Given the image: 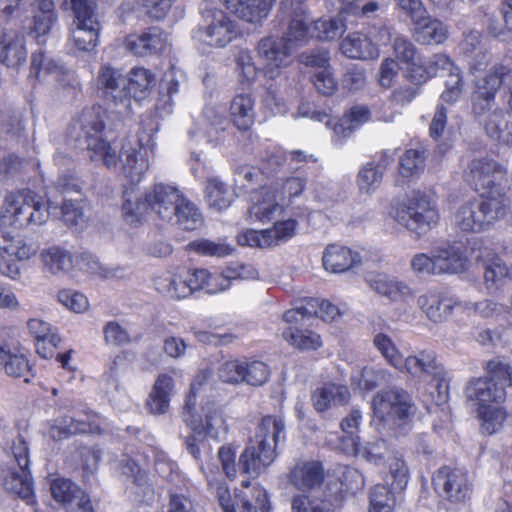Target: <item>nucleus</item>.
I'll return each instance as SVG.
<instances>
[{
  "label": "nucleus",
  "instance_id": "54",
  "mask_svg": "<svg viewBox=\"0 0 512 512\" xmlns=\"http://www.w3.org/2000/svg\"><path fill=\"white\" fill-rule=\"evenodd\" d=\"M388 473L385 481L393 491H403L409 482V469L399 453L388 458Z\"/></svg>",
  "mask_w": 512,
  "mask_h": 512
},
{
  "label": "nucleus",
  "instance_id": "1",
  "mask_svg": "<svg viewBox=\"0 0 512 512\" xmlns=\"http://www.w3.org/2000/svg\"><path fill=\"white\" fill-rule=\"evenodd\" d=\"M77 131L78 146L86 149L92 161H102L108 168L116 167L121 163L123 175L132 185L139 183L149 168L145 153L139 149L138 143L125 140L120 152L116 146L106 138L104 124L100 118L99 110L85 109L73 124Z\"/></svg>",
  "mask_w": 512,
  "mask_h": 512
},
{
  "label": "nucleus",
  "instance_id": "50",
  "mask_svg": "<svg viewBox=\"0 0 512 512\" xmlns=\"http://www.w3.org/2000/svg\"><path fill=\"white\" fill-rule=\"evenodd\" d=\"M346 24L341 17L318 19L313 22L312 28L307 26L310 38L319 40H334L346 31Z\"/></svg>",
  "mask_w": 512,
  "mask_h": 512
},
{
  "label": "nucleus",
  "instance_id": "15",
  "mask_svg": "<svg viewBox=\"0 0 512 512\" xmlns=\"http://www.w3.org/2000/svg\"><path fill=\"white\" fill-rule=\"evenodd\" d=\"M98 86L104 90L107 99L111 100L120 114H128L131 101L126 91V78L118 69L103 65L98 73Z\"/></svg>",
  "mask_w": 512,
  "mask_h": 512
},
{
  "label": "nucleus",
  "instance_id": "26",
  "mask_svg": "<svg viewBox=\"0 0 512 512\" xmlns=\"http://www.w3.org/2000/svg\"><path fill=\"white\" fill-rule=\"evenodd\" d=\"M226 9L250 24L262 23L270 14L275 0H220Z\"/></svg>",
  "mask_w": 512,
  "mask_h": 512
},
{
  "label": "nucleus",
  "instance_id": "48",
  "mask_svg": "<svg viewBox=\"0 0 512 512\" xmlns=\"http://www.w3.org/2000/svg\"><path fill=\"white\" fill-rule=\"evenodd\" d=\"M272 509L267 491L255 486L250 495L243 493L238 496L236 512H270Z\"/></svg>",
  "mask_w": 512,
  "mask_h": 512
},
{
  "label": "nucleus",
  "instance_id": "31",
  "mask_svg": "<svg viewBox=\"0 0 512 512\" xmlns=\"http://www.w3.org/2000/svg\"><path fill=\"white\" fill-rule=\"evenodd\" d=\"M184 74L175 67L167 70L160 80L159 97L155 108L160 116L168 115L172 112L173 96L178 94L180 83L184 80Z\"/></svg>",
  "mask_w": 512,
  "mask_h": 512
},
{
  "label": "nucleus",
  "instance_id": "19",
  "mask_svg": "<svg viewBox=\"0 0 512 512\" xmlns=\"http://www.w3.org/2000/svg\"><path fill=\"white\" fill-rule=\"evenodd\" d=\"M204 418H185L187 425L199 436H209L219 439L228 433V425L222 407L215 402L208 401L203 406Z\"/></svg>",
  "mask_w": 512,
  "mask_h": 512
},
{
  "label": "nucleus",
  "instance_id": "49",
  "mask_svg": "<svg viewBox=\"0 0 512 512\" xmlns=\"http://www.w3.org/2000/svg\"><path fill=\"white\" fill-rule=\"evenodd\" d=\"M205 191L208 206L216 211L227 209L233 201V194L227 185L217 178L207 180Z\"/></svg>",
  "mask_w": 512,
  "mask_h": 512
},
{
  "label": "nucleus",
  "instance_id": "28",
  "mask_svg": "<svg viewBox=\"0 0 512 512\" xmlns=\"http://www.w3.org/2000/svg\"><path fill=\"white\" fill-rule=\"evenodd\" d=\"M289 481L301 491L319 487L324 481V468L319 461L298 462L289 473Z\"/></svg>",
  "mask_w": 512,
  "mask_h": 512
},
{
  "label": "nucleus",
  "instance_id": "52",
  "mask_svg": "<svg viewBox=\"0 0 512 512\" xmlns=\"http://www.w3.org/2000/svg\"><path fill=\"white\" fill-rule=\"evenodd\" d=\"M41 259L45 268L53 274L67 272L73 265L70 253L59 246L43 249Z\"/></svg>",
  "mask_w": 512,
  "mask_h": 512
},
{
  "label": "nucleus",
  "instance_id": "16",
  "mask_svg": "<svg viewBox=\"0 0 512 512\" xmlns=\"http://www.w3.org/2000/svg\"><path fill=\"white\" fill-rule=\"evenodd\" d=\"M51 495L67 512H94L89 496L68 479H54L50 484Z\"/></svg>",
  "mask_w": 512,
  "mask_h": 512
},
{
  "label": "nucleus",
  "instance_id": "27",
  "mask_svg": "<svg viewBox=\"0 0 512 512\" xmlns=\"http://www.w3.org/2000/svg\"><path fill=\"white\" fill-rule=\"evenodd\" d=\"M167 46V35L159 28L152 27L139 35H129L125 47L134 55L146 56L161 53Z\"/></svg>",
  "mask_w": 512,
  "mask_h": 512
},
{
  "label": "nucleus",
  "instance_id": "7",
  "mask_svg": "<svg viewBox=\"0 0 512 512\" xmlns=\"http://www.w3.org/2000/svg\"><path fill=\"white\" fill-rule=\"evenodd\" d=\"M486 373L484 377L470 379L464 388L466 400L476 408L503 404L506 387L512 386V367L502 360H490Z\"/></svg>",
  "mask_w": 512,
  "mask_h": 512
},
{
  "label": "nucleus",
  "instance_id": "5",
  "mask_svg": "<svg viewBox=\"0 0 512 512\" xmlns=\"http://www.w3.org/2000/svg\"><path fill=\"white\" fill-rule=\"evenodd\" d=\"M509 205L510 199L506 193L492 191L488 196L460 204L452 216V223L463 232L479 233L504 218Z\"/></svg>",
  "mask_w": 512,
  "mask_h": 512
},
{
  "label": "nucleus",
  "instance_id": "60",
  "mask_svg": "<svg viewBox=\"0 0 512 512\" xmlns=\"http://www.w3.org/2000/svg\"><path fill=\"white\" fill-rule=\"evenodd\" d=\"M190 250L210 257H225L232 253V247L225 242H214L208 239L192 241L187 246Z\"/></svg>",
  "mask_w": 512,
  "mask_h": 512
},
{
  "label": "nucleus",
  "instance_id": "62",
  "mask_svg": "<svg viewBox=\"0 0 512 512\" xmlns=\"http://www.w3.org/2000/svg\"><path fill=\"white\" fill-rule=\"evenodd\" d=\"M373 344L388 364L396 369L399 367L403 357L388 335L383 333L376 334L373 338Z\"/></svg>",
  "mask_w": 512,
  "mask_h": 512
},
{
  "label": "nucleus",
  "instance_id": "32",
  "mask_svg": "<svg viewBox=\"0 0 512 512\" xmlns=\"http://www.w3.org/2000/svg\"><path fill=\"white\" fill-rule=\"evenodd\" d=\"M12 378H23L24 382H30L34 377L29 360L22 353L13 352L7 345H0V371Z\"/></svg>",
  "mask_w": 512,
  "mask_h": 512
},
{
  "label": "nucleus",
  "instance_id": "56",
  "mask_svg": "<svg viewBox=\"0 0 512 512\" xmlns=\"http://www.w3.org/2000/svg\"><path fill=\"white\" fill-rule=\"evenodd\" d=\"M391 375L381 367L365 366L357 374L352 375V381L361 389L373 390L390 381Z\"/></svg>",
  "mask_w": 512,
  "mask_h": 512
},
{
  "label": "nucleus",
  "instance_id": "18",
  "mask_svg": "<svg viewBox=\"0 0 512 512\" xmlns=\"http://www.w3.org/2000/svg\"><path fill=\"white\" fill-rule=\"evenodd\" d=\"M438 275L460 274L469 269L467 248L462 242L448 241L434 249Z\"/></svg>",
  "mask_w": 512,
  "mask_h": 512
},
{
  "label": "nucleus",
  "instance_id": "51",
  "mask_svg": "<svg viewBox=\"0 0 512 512\" xmlns=\"http://www.w3.org/2000/svg\"><path fill=\"white\" fill-rule=\"evenodd\" d=\"M180 277V272L177 274L165 272L158 275L154 278L155 289L170 299L180 300L186 298L189 296V290L184 285H181Z\"/></svg>",
  "mask_w": 512,
  "mask_h": 512
},
{
  "label": "nucleus",
  "instance_id": "53",
  "mask_svg": "<svg viewBox=\"0 0 512 512\" xmlns=\"http://www.w3.org/2000/svg\"><path fill=\"white\" fill-rule=\"evenodd\" d=\"M172 221L181 229L188 231L198 229L203 223L202 215L197 207L184 196H182L178 207L175 208V217Z\"/></svg>",
  "mask_w": 512,
  "mask_h": 512
},
{
  "label": "nucleus",
  "instance_id": "4",
  "mask_svg": "<svg viewBox=\"0 0 512 512\" xmlns=\"http://www.w3.org/2000/svg\"><path fill=\"white\" fill-rule=\"evenodd\" d=\"M46 198L44 205L41 198L31 190L8 194L0 210V229L6 226L24 229L46 223L52 209L58 204L52 199L51 191L46 192Z\"/></svg>",
  "mask_w": 512,
  "mask_h": 512
},
{
  "label": "nucleus",
  "instance_id": "14",
  "mask_svg": "<svg viewBox=\"0 0 512 512\" xmlns=\"http://www.w3.org/2000/svg\"><path fill=\"white\" fill-rule=\"evenodd\" d=\"M397 370L420 380L431 377L437 381V388L447 391L446 372L432 350H421L405 359L402 358Z\"/></svg>",
  "mask_w": 512,
  "mask_h": 512
},
{
  "label": "nucleus",
  "instance_id": "13",
  "mask_svg": "<svg viewBox=\"0 0 512 512\" xmlns=\"http://www.w3.org/2000/svg\"><path fill=\"white\" fill-rule=\"evenodd\" d=\"M506 172L497 162L486 158L472 160L465 171L466 180L481 196H488L489 192H505Z\"/></svg>",
  "mask_w": 512,
  "mask_h": 512
},
{
  "label": "nucleus",
  "instance_id": "41",
  "mask_svg": "<svg viewBox=\"0 0 512 512\" xmlns=\"http://www.w3.org/2000/svg\"><path fill=\"white\" fill-rule=\"evenodd\" d=\"M3 486L7 491L15 493L27 504H33V483L31 473L28 468H10L7 475L3 479Z\"/></svg>",
  "mask_w": 512,
  "mask_h": 512
},
{
  "label": "nucleus",
  "instance_id": "24",
  "mask_svg": "<svg viewBox=\"0 0 512 512\" xmlns=\"http://www.w3.org/2000/svg\"><path fill=\"white\" fill-rule=\"evenodd\" d=\"M462 56L472 73L485 71L492 60V55L482 41V35L477 30L464 34L460 45Z\"/></svg>",
  "mask_w": 512,
  "mask_h": 512
},
{
  "label": "nucleus",
  "instance_id": "43",
  "mask_svg": "<svg viewBox=\"0 0 512 512\" xmlns=\"http://www.w3.org/2000/svg\"><path fill=\"white\" fill-rule=\"evenodd\" d=\"M39 245L32 239H15L4 232L0 233V252L14 256L18 260H28L36 255Z\"/></svg>",
  "mask_w": 512,
  "mask_h": 512
},
{
  "label": "nucleus",
  "instance_id": "37",
  "mask_svg": "<svg viewBox=\"0 0 512 512\" xmlns=\"http://www.w3.org/2000/svg\"><path fill=\"white\" fill-rule=\"evenodd\" d=\"M174 390V379L166 373L158 375L152 390L146 401V405L152 414H164L170 404V398Z\"/></svg>",
  "mask_w": 512,
  "mask_h": 512
},
{
  "label": "nucleus",
  "instance_id": "12",
  "mask_svg": "<svg viewBox=\"0 0 512 512\" xmlns=\"http://www.w3.org/2000/svg\"><path fill=\"white\" fill-rule=\"evenodd\" d=\"M48 191L52 192V199L58 203L55 209L60 207L65 224L82 228L87 220L84 213L85 203L74 179L66 175L60 176Z\"/></svg>",
  "mask_w": 512,
  "mask_h": 512
},
{
  "label": "nucleus",
  "instance_id": "6",
  "mask_svg": "<svg viewBox=\"0 0 512 512\" xmlns=\"http://www.w3.org/2000/svg\"><path fill=\"white\" fill-rule=\"evenodd\" d=\"M309 41L307 27L300 19L288 22L282 36L268 35L258 41L256 51L263 61L269 77H275L276 70L289 66L292 53Z\"/></svg>",
  "mask_w": 512,
  "mask_h": 512
},
{
  "label": "nucleus",
  "instance_id": "58",
  "mask_svg": "<svg viewBox=\"0 0 512 512\" xmlns=\"http://www.w3.org/2000/svg\"><path fill=\"white\" fill-rule=\"evenodd\" d=\"M305 187L306 180L304 178L290 177L272 188L278 196L280 203H282L285 208H288L293 204V200L303 193Z\"/></svg>",
  "mask_w": 512,
  "mask_h": 512
},
{
  "label": "nucleus",
  "instance_id": "63",
  "mask_svg": "<svg viewBox=\"0 0 512 512\" xmlns=\"http://www.w3.org/2000/svg\"><path fill=\"white\" fill-rule=\"evenodd\" d=\"M383 174L377 167H374V161L364 165L358 173L357 184L361 192L370 194L380 185Z\"/></svg>",
  "mask_w": 512,
  "mask_h": 512
},
{
  "label": "nucleus",
  "instance_id": "46",
  "mask_svg": "<svg viewBox=\"0 0 512 512\" xmlns=\"http://www.w3.org/2000/svg\"><path fill=\"white\" fill-rule=\"evenodd\" d=\"M27 51L20 37H8L0 45V61L8 67L17 68L26 60Z\"/></svg>",
  "mask_w": 512,
  "mask_h": 512
},
{
  "label": "nucleus",
  "instance_id": "36",
  "mask_svg": "<svg viewBox=\"0 0 512 512\" xmlns=\"http://www.w3.org/2000/svg\"><path fill=\"white\" fill-rule=\"evenodd\" d=\"M254 199L256 201L249 209L250 217L262 222L272 220L285 208L272 187L262 188Z\"/></svg>",
  "mask_w": 512,
  "mask_h": 512
},
{
  "label": "nucleus",
  "instance_id": "11",
  "mask_svg": "<svg viewBox=\"0 0 512 512\" xmlns=\"http://www.w3.org/2000/svg\"><path fill=\"white\" fill-rule=\"evenodd\" d=\"M202 16L206 24L200 25L193 38L208 47L224 48L239 36L237 23L220 9L205 8Z\"/></svg>",
  "mask_w": 512,
  "mask_h": 512
},
{
  "label": "nucleus",
  "instance_id": "10",
  "mask_svg": "<svg viewBox=\"0 0 512 512\" xmlns=\"http://www.w3.org/2000/svg\"><path fill=\"white\" fill-rule=\"evenodd\" d=\"M63 10H72L71 38L81 51H92L98 44L100 23L96 0H58Z\"/></svg>",
  "mask_w": 512,
  "mask_h": 512
},
{
  "label": "nucleus",
  "instance_id": "21",
  "mask_svg": "<svg viewBox=\"0 0 512 512\" xmlns=\"http://www.w3.org/2000/svg\"><path fill=\"white\" fill-rule=\"evenodd\" d=\"M436 491L450 501L463 500L468 491V476L461 469L442 467L433 476Z\"/></svg>",
  "mask_w": 512,
  "mask_h": 512
},
{
  "label": "nucleus",
  "instance_id": "45",
  "mask_svg": "<svg viewBox=\"0 0 512 512\" xmlns=\"http://www.w3.org/2000/svg\"><path fill=\"white\" fill-rule=\"evenodd\" d=\"M155 81L154 74L145 68L137 67L131 70L126 79V91L130 100H141L152 87Z\"/></svg>",
  "mask_w": 512,
  "mask_h": 512
},
{
  "label": "nucleus",
  "instance_id": "38",
  "mask_svg": "<svg viewBox=\"0 0 512 512\" xmlns=\"http://www.w3.org/2000/svg\"><path fill=\"white\" fill-rule=\"evenodd\" d=\"M512 281V266L501 258H495L484 266V284L489 294L499 296L507 283Z\"/></svg>",
  "mask_w": 512,
  "mask_h": 512
},
{
  "label": "nucleus",
  "instance_id": "23",
  "mask_svg": "<svg viewBox=\"0 0 512 512\" xmlns=\"http://www.w3.org/2000/svg\"><path fill=\"white\" fill-rule=\"evenodd\" d=\"M99 428L98 416L93 413L65 415L58 418L49 429L54 440H63L71 435L95 432Z\"/></svg>",
  "mask_w": 512,
  "mask_h": 512
},
{
  "label": "nucleus",
  "instance_id": "42",
  "mask_svg": "<svg viewBox=\"0 0 512 512\" xmlns=\"http://www.w3.org/2000/svg\"><path fill=\"white\" fill-rule=\"evenodd\" d=\"M414 23L416 24L414 37L421 44H441L447 39V27L437 19H430L426 16L424 21Z\"/></svg>",
  "mask_w": 512,
  "mask_h": 512
},
{
  "label": "nucleus",
  "instance_id": "30",
  "mask_svg": "<svg viewBox=\"0 0 512 512\" xmlns=\"http://www.w3.org/2000/svg\"><path fill=\"white\" fill-rule=\"evenodd\" d=\"M340 49L350 59L371 60L379 56L377 44L371 36L361 32L351 33L342 39Z\"/></svg>",
  "mask_w": 512,
  "mask_h": 512
},
{
  "label": "nucleus",
  "instance_id": "17",
  "mask_svg": "<svg viewBox=\"0 0 512 512\" xmlns=\"http://www.w3.org/2000/svg\"><path fill=\"white\" fill-rule=\"evenodd\" d=\"M417 305L430 321L441 323L452 315L454 309L461 310L462 300L447 293L427 291L417 298Z\"/></svg>",
  "mask_w": 512,
  "mask_h": 512
},
{
  "label": "nucleus",
  "instance_id": "57",
  "mask_svg": "<svg viewBox=\"0 0 512 512\" xmlns=\"http://www.w3.org/2000/svg\"><path fill=\"white\" fill-rule=\"evenodd\" d=\"M392 487L377 484L372 487L369 496V512H392L395 505Z\"/></svg>",
  "mask_w": 512,
  "mask_h": 512
},
{
  "label": "nucleus",
  "instance_id": "44",
  "mask_svg": "<svg viewBox=\"0 0 512 512\" xmlns=\"http://www.w3.org/2000/svg\"><path fill=\"white\" fill-rule=\"evenodd\" d=\"M230 115L239 130H247L254 120V100L248 94H240L233 98Z\"/></svg>",
  "mask_w": 512,
  "mask_h": 512
},
{
  "label": "nucleus",
  "instance_id": "8",
  "mask_svg": "<svg viewBox=\"0 0 512 512\" xmlns=\"http://www.w3.org/2000/svg\"><path fill=\"white\" fill-rule=\"evenodd\" d=\"M372 410L375 418L392 431L395 436H400L410 428L414 407L410 396L403 390L381 391L374 395Z\"/></svg>",
  "mask_w": 512,
  "mask_h": 512
},
{
  "label": "nucleus",
  "instance_id": "39",
  "mask_svg": "<svg viewBox=\"0 0 512 512\" xmlns=\"http://www.w3.org/2000/svg\"><path fill=\"white\" fill-rule=\"evenodd\" d=\"M359 262V255L343 246L329 245L323 254V266L332 273L345 272Z\"/></svg>",
  "mask_w": 512,
  "mask_h": 512
},
{
  "label": "nucleus",
  "instance_id": "55",
  "mask_svg": "<svg viewBox=\"0 0 512 512\" xmlns=\"http://www.w3.org/2000/svg\"><path fill=\"white\" fill-rule=\"evenodd\" d=\"M123 197L122 214L126 222L129 224L141 222L149 210L145 197L143 200L139 198L132 188L126 189Z\"/></svg>",
  "mask_w": 512,
  "mask_h": 512
},
{
  "label": "nucleus",
  "instance_id": "3",
  "mask_svg": "<svg viewBox=\"0 0 512 512\" xmlns=\"http://www.w3.org/2000/svg\"><path fill=\"white\" fill-rule=\"evenodd\" d=\"M285 423L277 416H266L258 424L255 436L239 457V467L247 475L259 476L276 458V449L286 438Z\"/></svg>",
  "mask_w": 512,
  "mask_h": 512
},
{
  "label": "nucleus",
  "instance_id": "59",
  "mask_svg": "<svg viewBox=\"0 0 512 512\" xmlns=\"http://www.w3.org/2000/svg\"><path fill=\"white\" fill-rule=\"evenodd\" d=\"M396 57L407 65L408 76L411 78L413 68L420 65V57L414 45L403 37H396L393 44Z\"/></svg>",
  "mask_w": 512,
  "mask_h": 512
},
{
  "label": "nucleus",
  "instance_id": "47",
  "mask_svg": "<svg viewBox=\"0 0 512 512\" xmlns=\"http://www.w3.org/2000/svg\"><path fill=\"white\" fill-rule=\"evenodd\" d=\"M478 418L481 421V429L488 435L499 432L507 418L503 404H495L476 408Z\"/></svg>",
  "mask_w": 512,
  "mask_h": 512
},
{
  "label": "nucleus",
  "instance_id": "33",
  "mask_svg": "<svg viewBox=\"0 0 512 512\" xmlns=\"http://www.w3.org/2000/svg\"><path fill=\"white\" fill-rule=\"evenodd\" d=\"M310 321L288 323L290 326L283 331V338L293 347L299 350H316L322 346V340L318 333L308 328Z\"/></svg>",
  "mask_w": 512,
  "mask_h": 512
},
{
  "label": "nucleus",
  "instance_id": "20",
  "mask_svg": "<svg viewBox=\"0 0 512 512\" xmlns=\"http://www.w3.org/2000/svg\"><path fill=\"white\" fill-rule=\"evenodd\" d=\"M180 191L170 185L156 184L145 194L148 208L162 220L171 222L175 217V208L181 201Z\"/></svg>",
  "mask_w": 512,
  "mask_h": 512
},
{
  "label": "nucleus",
  "instance_id": "61",
  "mask_svg": "<svg viewBox=\"0 0 512 512\" xmlns=\"http://www.w3.org/2000/svg\"><path fill=\"white\" fill-rule=\"evenodd\" d=\"M462 312L476 314L484 318L498 316L505 311L502 304L494 302L491 299H484L479 302L462 301Z\"/></svg>",
  "mask_w": 512,
  "mask_h": 512
},
{
  "label": "nucleus",
  "instance_id": "35",
  "mask_svg": "<svg viewBox=\"0 0 512 512\" xmlns=\"http://www.w3.org/2000/svg\"><path fill=\"white\" fill-rule=\"evenodd\" d=\"M350 399L347 386L328 383L317 388L312 394L314 408L318 412H324L333 406L344 405Z\"/></svg>",
  "mask_w": 512,
  "mask_h": 512
},
{
  "label": "nucleus",
  "instance_id": "22",
  "mask_svg": "<svg viewBox=\"0 0 512 512\" xmlns=\"http://www.w3.org/2000/svg\"><path fill=\"white\" fill-rule=\"evenodd\" d=\"M339 315L338 307L329 301L309 298L286 311L283 319L287 323H298L299 320L311 321L313 317L321 318L323 321H333Z\"/></svg>",
  "mask_w": 512,
  "mask_h": 512
},
{
  "label": "nucleus",
  "instance_id": "64",
  "mask_svg": "<svg viewBox=\"0 0 512 512\" xmlns=\"http://www.w3.org/2000/svg\"><path fill=\"white\" fill-rule=\"evenodd\" d=\"M294 512H333L332 505L327 500L310 499L305 495L295 496L292 500Z\"/></svg>",
  "mask_w": 512,
  "mask_h": 512
},
{
  "label": "nucleus",
  "instance_id": "40",
  "mask_svg": "<svg viewBox=\"0 0 512 512\" xmlns=\"http://www.w3.org/2000/svg\"><path fill=\"white\" fill-rule=\"evenodd\" d=\"M411 79L417 82H425L428 78L438 75L439 73H447V76L460 72V69L454 65L453 61L445 54H435L428 62L419 65L418 68L412 69Z\"/></svg>",
  "mask_w": 512,
  "mask_h": 512
},
{
  "label": "nucleus",
  "instance_id": "2",
  "mask_svg": "<svg viewBox=\"0 0 512 512\" xmlns=\"http://www.w3.org/2000/svg\"><path fill=\"white\" fill-rule=\"evenodd\" d=\"M509 90L508 109L512 113V70L501 64L491 67L489 72L475 81L471 93V107L475 115L488 112L495 103L496 94L502 84ZM484 128L489 137L512 144V115L502 109L494 110L487 118Z\"/></svg>",
  "mask_w": 512,
  "mask_h": 512
},
{
  "label": "nucleus",
  "instance_id": "9",
  "mask_svg": "<svg viewBox=\"0 0 512 512\" xmlns=\"http://www.w3.org/2000/svg\"><path fill=\"white\" fill-rule=\"evenodd\" d=\"M394 221L407 230L424 235L439 222L436 202L424 193H414L391 211Z\"/></svg>",
  "mask_w": 512,
  "mask_h": 512
},
{
  "label": "nucleus",
  "instance_id": "34",
  "mask_svg": "<svg viewBox=\"0 0 512 512\" xmlns=\"http://www.w3.org/2000/svg\"><path fill=\"white\" fill-rule=\"evenodd\" d=\"M334 448L342 449L346 453H353L374 465L383 464L388 451L387 443L383 439H376L361 445L359 437L352 438L350 444L345 447L334 444Z\"/></svg>",
  "mask_w": 512,
  "mask_h": 512
},
{
  "label": "nucleus",
  "instance_id": "29",
  "mask_svg": "<svg viewBox=\"0 0 512 512\" xmlns=\"http://www.w3.org/2000/svg\"><path fill=\"white\" fill-rule=\"evenodd\" d=\"M71 75V71L47 54L41 51L32 54L29 71L30 79L45 82L52 77L56 81L63 82L65 77Z\"/></svg>",
  "mask_w": 512,
  "mask_h": 512
},
{
  "label": "nucleus",
  "instance_id": "25",
  "mask_svg": "<svg viewBox=\"0 0 512 512\" xmlns=\"http://www.w3.org/2000/svg\"><path fill=\"white\" fill-rule=\"evenodd\" d=\"M371 290L391 302H402L414 295L413 289L405 281L381 273H371L366 278Z\"/></svg>",
  "mask_w": 512,
  "mask_h": 512
}]
</instances>
